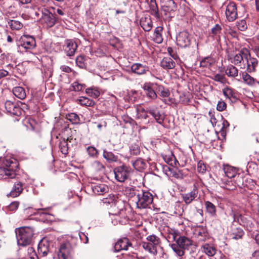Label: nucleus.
Segmentation results:
<instances>
[{
  "mask_svg": "<svg viewBox=\"0 0 259 259\" xmlns=\"http://www.w3.org/2000/svg\"><path fill=\"white\" fill-rule=\"evenodd\" d=\"M171 236L173 240L176 241V243L171 245V248L178 256L182 257L185 254V250H188L192 245V241L185 236H180L177 238V235L175 232L171 233L169 238H170Z\"/></svg>",
  "mask_w": 259,
  "mask_h": 259,
  "instance_id": "f257e3e1",
  "label": "nucleus"
},
{
  "mask_svg": "<svg viewBox=\"0 0 259 259\" xmlns=\"http://www.w3.org/2000/svg\"><path fill=\"white\" fill-rule=\"evenodd\" d=\"M15 233L18 245L25 246L31 243L34 235V230L30 227H22L16 228Z\"/></svg>",
  "mask_w": 259,
  "mask_h": 259,
  "instance_id": "f03ea898",
  "label": "nucleus"
},
{
  "mask_svg": "<svg viewBox=\"0 0 259 259\" xmlns=\"http://www.w3.org/2000/svg\"><path fill=\"white\" fill-rule=\"evenodd\" d=\"M249 56V51L246 48H242L238 53L229 55L228 60L235 65L239 66L241 69H245L246 64L245 60Z\"/></svg>",
  "mask_w": 259,
  "mask_h": 259,
  "instance_id": "7ed1b4c3",
  "label": "nucleus"
},
{
  "mask_svg": "<svg viewBox=\"0 0 259 259\" xmlns=\"http://www.w3.org/2000/svg\"><path fill=\"white\" fill-rule=\"evenodd\" d=\"M41 13L40 22L44 26L51 28L54 26L57 21V15L45 8H38Z\"/></svg>",
  "mask_w": 259,
  "mask_h": 259,
  "instance_id": "20e7f679",
  "label": "nucleus"
},
{
  "mask_svg": "<svg viewBox=\"0 0 259 259\" xmlns=\"http://www.w3.org/2000/svg\"><path fill=\"white\" fill-rule=\"evenodd\" d=\"M152 201V195L148 191H143L142 190L140 191L139 194H138V196L135 199V202L138 208H146Z\"/></svg>",
  "mask_w": 259,
  "mask_h": 259,
  "instance_id": "39448f33",
  "label": "nucleus"
},
{
  "mask_svg": "<svg viewBox=\"0 0 259 259\" xmlns=\"http://www.w3.org/2000/svg\"><path fill=\"white\" fill-rule=\"evenodd\" d=\"M16 164L12 161H7L5 165L0 167V177L4 179H14L16 174L14 168Z\"/></svg>",
  "mask_w": 259,
  "mask_h": 259,
  "instance_id": "423d86ee",
  "label": "nucleus"
},
{
  "mask_svg": "<svg viewBox=\"0 0 259 259\" xmlns=\"http://www.w3.org/2000/svg\"><path fill=\"white\" fill-rule=\"evenodd\" d=\"M148 242H142V247L148 250L150 253L155 255L157 254V246L159 244L158 238L155 235H150L147 238Z\"/></svg>",
  "mask_w": 259,
  "mask_h": 259,
  "instance_id": "0eeeda50",
  "label": "nucleus"
},
{
  "mask_svg": "<svg viewBox=\"0 0 259 259\" xmlns=\"http://www.w3.org/2000/svg\"><path fill=\"white\" fill-rule=\"evenodd\" d=\"M113 209H114V213L113 214L119 216L121 220H119L120 223H125L128 220L129 212H127L122 202H116L114 206H113Z\"/></svg>",
  "mask_w": 259,
  "mask_h": 259,
  "instance_id": "6e6552de",
  "label": "nucleus"
},
{
  "mask_svg": "<svg viewBox=\"0 0 259 259\" xmlns=\"http://www.w3.org/2000/svg\"><path fill=\"white\" fill-rule=\"evenodd\" d=\"M131 168L123 165L114 168V172L115 179L120 182H124L129 177L131 172Z\"/></svg>",
  "mask_w": 259,
  "mask_h": 259,
  "instance_id": "1a4fd4ad",
  "label": "nucleus"
},
{
  "mask_svg": "<svg viewBox=\"0 0 259 259\" xmlns=\"http://www.w3.org/2000/svg\"><path fill=\"white\" fill-rule=\"evenodd\" d=\"M73 250L71 244L68 242L60 245L58 253L59 259H72Z\"/></svg>",
  "mask_w": 259,
  "mask_h": 259,
  "instance_id": "9d476101",
  "label": "nucleus"
},
{
  "mask_svg": "<svg viewBox=\"0 0 259 259\" xmlns=\"http://www.w3.org/2000/svg\"><path fill=\"white\" fill-rule=\"evenodd\" d=\"M225 15L227 20L229 22H233L237 18V8L234 2H229L227 5Z\"/></svg>",
  "mask_w": 259,
  "mask_h": 259,
  "instance_id": "9b49d317",
  "label": "nucleus"
},
{
  "mask_svg": "<svg viewBox=\"0 0 259 259\" xmlns=\"http://www.w3.org/2000/svg\"><path fill=\"white\" fill-rule=\"evenodd\" d=\"M177 44L182 48L189 46L191 44V39L189 33L186 31L180 32L177 36Z\"/></svg>",
  "mask_w": 259,
  "mask_h": 259,
  "instance_id": "f8f14e48",
  "label": "nucleus"
},
{
  "mask_svg": "<svg viewBox=\"0 0 259 259\" xmlns=\"http://www.w3.org/2000/svg\"><path fill=\"white\" fill-rule=\"evenodd\" d=\"M7 112L10 114L19 116L21 114V109L15 103L7 101L5 104Z\"/></svg>",
  "mask_w": 259,
  "mask_h": 259,
  "instance_id": "ddd939ff",
  "label": "nucleus"
},
{
  "mask_svg": "<svg viewBox=\"0 0 259 259\" xmlns=\"http://www.w3.org/2000/svg\"><path fill=\"white\" fill-rule=\"evenodd\" d=\"M132 245L128 238L124 237L117 240L114 245V250L119 252L121 250H126L128 247Z\"/></svg>",
  "mask_w": 259,
  "mask_h": 259,
  "instance_id": "4468645a",
  "label": "nucleus"
},
{
  "mask_svg": "<svg viewBox=\"0 0 259 259\" xmlns=\"http://www.w3.org/2000/svg\"><path fill=\"white\" fill-rule=\"evenodd\" d=\"M245 62H246L245 68L248 73H251L256 71V69L258 66V61L256 58L251 57L250 53L249 56L247 57Z\"/></svg>",
  "mask_w": 259,
  "mask_h": 259,
  "instance_id": "2eb2a0df",
  "label": "nucleus"
},
{
  "mask_svg": "<svg viewBox=\"0 0 259 259\" xmlns=\"http://www.w3.org/2000/svg\"><path fill=\"white\" fill-rule=\"evenodd\" d=\"M162 3V9L165 12V15L167 13L170 14L177 10V4L173 0H163Z\"/></svg>",
  "mask_w": 259,
  "mask_h": 259,
  "instance_id": "dca6fc26",
  "label": "nucleus"
},
{
  "mask_svg": "<svg viewBox=\"0 0 259 259\" xmlns=\"http://www.w3.org/2000/svg\"><path fill=\"white\" fill-rule=\"evenodd\" d=\"M198 193V189L196 187H194L191 192L182 194L181 196L185 203L187 204H189L197 197Z\"/></svg>",
  "mask_w": 259,
  "mask_h": 259,
  "instance_id": "f3484780",
  "label": "nucleus"
},
{
  "mask_svg": "<svg viewBox=\"0 0 259 259\" xmlns=\"http://www.w3.org/2000/svg\"><path fill=\"white\" fill-rule=\"evenodd\" d=\"M21 46L26 49H31L33 48L35 45V41L34 38L28 35H23L21 37Z\"/></svg>",
  "mask_w": 259,
  "mask_h": 259,
  "instance_id": "a211bd4d",
  "label": "nucleus"
},
{
  "mask_svg": "<svg viewBox=\"0 0 259 259\" xmlns=\"http://www.w3.org/2000/svg\"><path fill=\"white\" fill-rule=\"evenodd\" d=\"M148 112L159 123H161L164 119V115L159 111L156 106H150L148 108Z\"/></svg>",
  "mask_w": 259,
  "mask_h": 259,
  "instance_id": "6ab92c4d",
  "label": "nucleus"
},
{
  "mask_svg": "<svg viewBox=\"0 0 259 259\" xmlns=\"http://www.w3.org/2000/svg\"><path fill=\"white\" fill-rule=\"evenodd\" d=\"M132 72L138 75H143L146 73L149 70L148 67L141 63H134L131 66Z\"/></svg>",
  "mask_w": 259,
  "mask_h": 259,
  "instance_id": "aec40b11",
  "label": "nucleus"
},
{
  "mask_svg": "<svg viewBox=\"0 0 259 259\" xmlns=\"http://www.w3.org/2000/svg\"><path fill=\"white\" fill-rule=\"evenodd\" d=\"M65 50L67 55L72 56L74 55L77 48V44L73 40L68 39L66 41Z\"/></svg>",
  "mask_w": 259,
  "mask_h": 259,
  "instance_id": "412c9836",
  "label": "nucleus"
},
{
  "mask_svg": "<svg viewBox=\"0 0 259 259\" xmlns=\"http://www.w3.org/2000/svg\"><path fill=\"white\" fill-rule=\"evenodd\" d=\"M140 23L141 26L146 31H150L153 27L152 20L148 15L142 17L140 20Z\"/></svg>",
  "mask_w": 259,
  "mask_h": 259,
  "instance_id": "4be33fe9",
  "label": "nucleus"
},
{
  "mask_svg": "<svg viewBox=\"0 0 259 259\" xmlns=\"http://www.w3.org/2000/svg\"><path fill=\"white\" fill-rule=\"evenodd\" d=\"M160 64L161 66L165 70L173 69L176 66L175 62L169 57H164L161 60Z\"/></svg>",
  "mask_w": 259,
  "mask_h": 259,
  "instance_id": "5701e85b",
  "label": "nucleus"
},
{
  "mask_svg": "<svg viewBox=\"0 0 259 259\" xmlns=\"http://www.w3.org/2000/svg\"><path fill=\"white\" fill-rule=\"evenodd\" d=\"M23 190V184L22 182L17 181L14 183L12 190L10 192L9 195L16 197L20 195Z\"/></svg>",
  "mask_w": 259,
  "mask_h": 259,
  "instance_id": "b1692460",
  "label": "nucleus"
},
{
  "mask_svg": "<svg viewBox=\"0 0 259 259\" xmlns=\"http://www.w3.org/2000/svg\"><path fill=\"white\" fill-rule=\"evenodd\" d=\"M93 192L97 195H103L108 191V187L104 184L94 185L92 186Z\"/></svg>",
  "mask_w": 259,
  "mask_h": 259,
  "instance_id": "393cba45",
  "label": "nucleus"
},
{
  "mask_svg": "<svg viewBox=\"0 0 259 259\" xmlns=\"http://www.w3.org/2000/svg\"><path fill=\"white\" fill-rule=\"evenodd\" d=\"M143 89L148 97L151 99H155L156 98L157 94L152 88L151 83H145L143 85Z\"/></svg>",
  "mask_w": 259,
  "mask_h": 259,
  "instance_id": "a878e982",
  "label": "nucleus"
},
{
  "mask_svg": "<svg viewBox=\"0 0 259 259\" xmlns=\"http://www.w3.org/2000/svg\"><path fill=\"white\" fill-rule=\"evenodd\" d=\"M218 183L221 185V187L228 190H233L236 187L232 181L228 180L226 178L220 180Z\"/></svg>",
  "mask_w": 259,
  "mask_h": 259,
  "instance_id": "bb28decb",
  "label": "nucleus"
},
{
  "mask_svg": "<svg viewBox=\"0 0 259 259\" xmlns=\"http://www.w3.org/2000/svg\"><path fill=\"white\" fill-rule=\"evenodd\" d=\"M73 139L71 136L70 137H63V141H61L59 145V147L61 152L63 154H67L68 153V146L67 142L68 141L71 142Z\"/></svg>",
  "mask_w": 259,
  "mask_h": 259,
  "instance_id": "cd10ccee",
  "label": "nucleus"
},
{
  "mask_svg": "<svg viewBox=\"0 0 259 259\" xmlns=\"http://www.w3.org/2000/svg\"><path fill=\"white\" fill-rule=\"evenodd\" d=\"M223 170L225 174L226 177L230 179L236 177L237 172L235 167L229 165H224Z\"/></svg>",
  "mask_w": 259,
  "mask_h": 259,
  "instance_id": "c85d7f7f",
  "label": "nucleus"
},
{
  "mask_svg": "<svg viewBox=\"0 0 259 259\" xmlns=\"http://www.w3.org/2000/svg\"><path fill=\"white\" fill-rule=\"evenodd\" d=\"M242 77L243 82L248 86L253 87L255 85L256 80L250 76L247 72H242Z\"/></svg>",
  "mask_w": 259,
  "mask_h": 259,
  "instance_id": "c756f323",
  "label": "nucleus"
},
{
  "mask_svg": "<svg viewBox=\"0 0 259 259\" xmlns=\"http://www.w3.org/2000/svg\"><path fill=\"white\" fill-rule=\"evenodd\" d=\"M202 250L209 256H213L217 254L216 248L211 245L205 243L202 246Z\"/></svg>",
  "mask_w": 259,
  "mask_h": 259,
  "instance_id": "7c9ffc66",
  "label": "nucleus"
},
{
  "mask_svg": "<svg viewBox=\"0 0 259 259\" xmlns=\"http://www.w3.org/2000/svg\"><path fill=\"white\" fill-rule=\"evenodd\" d=\"M24 124L28 130H35L39 127V123L34 119L31 118H26Z\"/></svg>",
  "mask_w": 259,
  "mask_h": 259,
  "instance_id": "2f4dec72",
  "label": "nucleus"
},
{
  "mask_svg": "<svg viewBox=\"0 0 259 259\" xmlns=\"http://www.w3.org/2000/svg\"><path fill=\"white\" fill-rule=\"evenodd\" d=\"M225 73L228 76L234 78L238 75V69L234 65H230L225 69Z\"/></svg>",
  "mask_w": 259,
  "mask_h": 259,
  "instance_id": "473e14b6",
  "label": "nucleus"
},
{
  "mask_svg": "<svg viewBox=\"0 0 259 259\" xmlns=\"http://www.w3.org/2000/svg\"><path fill=\"white\" fill-rule=\"evenodd\" d=\"M141 190H139L137 189L136 187H128L126 189L125 192L126 195L131 198L133 199V201L135 202V199H136V197L138 196V194H139L140 191Z\"/></svg>",
  "mask_w": 259,
  "mask_h": 259,
  "instance_id": "72a5a7b5",
  "label": "nucleus"
},
{
  "mask_svg": "<svg viewBox=\"0 0 259 259\" xmlns=\"http://www.w3.org/2000/svg\"><path fill=\"white\" fill-rule=\"evenodd\" d=\"M13 93L16 97L21 100L24 99L26 96L25 90L21 87H15Z\"/></svg>",
  "mask_w": 259,
  "mask_h": 259,
  "instance_id": "f704fd0d",
  "label": "nucleus"
},
{
  "mask_svg": "<svg viewBox=\"0 0 259 259\" xmlns=\"http://www.w3.org/2000/svg\"><path fill=\"white\" fill-rule=\"evenodd\" d=\"M244 235L243 230L239 228H232V232L230 233V236L233 239L237 240L241 239Z\"/></svg>",
  "mask_w": 259,
  "mask_h": 259,
  "instance_id": "c9c22d12",
  "label": "nucleus"
},
{
  "mask_svg": "<svg viewBox=\"0 0 259 259\" xmlns=\"http://www.w3.org/2000/svg\"><path fill=\"white\" fill-rule=\"evenodd\" d=\"M223 94L227 98L231 100H236L237 99V94L236 92L231 88L227 87L223 89Z\"/></svg>",
  "mask_w": 259,
  "mask_h": 259,
  "instance_id": "e433bc0d",
  "label": "nucleus"
},
{
  "mask_svg": "<svg viewBox=\"0 0 259 259\" xmlns=\"http://www.w3.org/2000/svg\"><path fill=\"white\" fill-rule=\"evenodd\" d=\"M163 28L161 26L157 27L154 31L153 34V39L157 44H160L163 41V38L161 35V32Z\"/></svg>",
  "mask_w": 259,
  "mask_h": 259,
  "instance_id": "4c0bfd02",
  "label": "nucleus"
},
{
  "mask_svg": "<svg viewBox=\"0 0 259 259\" xmlns=\"http://www.w3.org/2000/svg\"><path fill=\"white\" fill-rule=\"evenodd\" d=\"M206 210L211 216L214 217L216 215L217 209L215 206L211 202L206 201L205 202Z\"/></svg>",
  "mask_w": 259,
  "mask_h": 259,
  "instance_id": "58836bf2",
  "label": "nucleus"
},
{
  "mask_svg": "<svg viewBox=\"0 0 259 259\" xmlns=\"http://www.w3.org/2000/svg\"><path fill=\"white\" fill-rule=\"evenodd\" d=\"M77 101L81 105L87 107H93L95 104L93 100L84 97H80Z\"/></svg>",
  "mask_w": 259,
  "mask_h": 259,
  "instance_id": "ea45409f",
  "label": "nucleus"
},
{
  "mask_svg": "<svg viewBox=\"0 0 259 259\" xmlns=\"http://www.w3.org/2000/svg\"><path fill=\"white\" fill-rule=\"evenodd\" d=\"M196 233L197 237L199 240L203 241H205L207 237L208 233L206 229L204 227H199L196 230Z\"/></svg>",
  "mask_w": 259,
  "mask_h": 259,
  "instance_id": "a19ab883",
  "label": "nucleus"
},
{
  "mask_svg": "<svg viewBox=\"0 0 259 259\" xmlns=\"http://www.w3.org/2000/svg\"><path fill=\"white\" fill-rule=\"evenodd\" d=\"M222 28L221 26L219 24H216L211 29L212 37L213 39L217 40L220 39V34L221 33Z\"/></svg>",
  "mask_w": 259,
  "mask_h": 259,
  "instance_id": "79ce46f5",
  "label": "nucleus"
},
{
  "mask_svg": "<svg viewBox=\"0 0 259 259\" xmlns=\"http://www.w3.org/2000/svg\"><path fill=\"white\" fill-rule=\"evenodd\" d=\"M66 119L72 124H78L80 122L78 116L75 113H70L66 115Z\"/></svg>",
  "mask_w": 259,
  "mask_h": 259,
  "instance_id": "37998d69",
  "label": "nucleus"
},
{
  "mask_svg": "<svg viewBox=\"0 0 259 259\" xmlns=\"http://www.w3.org/2000/svg\"><path fill=\"white\" fill-rule=\"evenodd\" d=\"M133 166L138 170L144 169L146 167L145 162L141 158L137 159L132 163Z\"/></svg>",
  "mask_w": 259,
  "mask_h": 259,
  "instance_id": "c03bdc74",
  "label": "nucleus"
},
{
  "mask_svg": "<svg viewBox=\"0 0 259 259\" xmlns=\"http://www.w3.org/2000/svg\"><path fill=\"white\" fill-rule=\"evenodd\" d=\"M85 93L89 96L94 98H98L100 95L99 91L94 87L87 88L85 90Z\"/></svg>",
  "mask_w": 259,
  "mask_h": 259,
  "instance_id": "a18cd8bd",
  "label": "nucleus"
},
{
  "mask_svg": "<svg viewBox=\"0 0 259 259\" xmlns=\"http://www.w3.org/2000/svg\"><path fill=\"white\" fill-rule=\"evenodd\" d=\"M8 24L12 30H18L23 27L22 23L15 20H10Z\"/></svg>",
  "mask_w": 259,
  "mask_h": 259,
  "instance_id": "49530a36",
  "label": "nucleus"
},
{
  "mask_svg": "<svg viewBox=\"0 0 259 259\" xmlns=\"http://www.w3.org/2000/svg\"><path fill=\"white\" fill-rule=\"evenodd\" d=\"M136 112L137 116L139 118H146L147 117L148 109L145 110V109L141 105H138L136 107Z\"/></svg>",
  "mask_w": 259,
  "mask_h": 259,
  "instance_id": "de8ad7c7",
  "label": "nucleus"
},
{
  "mask_svg": "<svg viewBox=\"0 0 259 259\" xmlns=\"http://www.w3.org/2000/svg\"><path fill=\"white\" fill-rule=\"evenodd\" d=\"M103 157L109 162H114L117 160V157L110 152L104 151Z\"/></svg>",
  "mask_w": 259,
  "mask_h": 259,
  "instance_id": "09e8293b",
  "label": "nucleus"
},
{
  "mask_svg": "<svg viewBox=\"0 0 259 259\" xmlns=\"http://www.w3.org/2000/svg\"><path fill=\"white\" fill-rule=\"evenodd\" d=\"M212 79L215 81L219 82L222 84H225L227 81V79L226 78L225 75L220 74H216L212 77Z\"/></svg>",
  "mask_w": 259,
  "mask_h": 259,
  "instance_id": "8fccbe9b",
  "label": "nucleus"
},
{
  "mask_svg": "<svg viewBox=\"0 0 259 259\" xmlns=\"http://www.w3.org/2000/svg\"><path fill=\"white\" fill-rule=\"evenodd\" d=\"M213 63V60L211 57H206L200 62V66L202 67H209Z\"/></svg>",
  "mask_w": 259,
  "mask_h": 259,
  "instance_id": "3c124183",
  "label": "nucleus"
},
{
  "mask_svg": "<svg viewBox=\"0 0 259 259\" xmlns=\"http://www.w3.org/2000/svg\"><path fill=\"white\" fill-rule=\"evenodd\" d=\"M85 61V58L83 56H78L76 59V65L81 68H85L86 66Z\"/></svg>",
  "mask_w": 259,
  "mask_h": 259,
  "instance_id": "603ef678",
  "label": "nucleus"
},
{
  "mask_svg": "<svg viewBox=\"0 0 259 259\" xmlns=\"http://www.w3.org/2000/svg\"><path fill=\"white\" fill-rule=\"evenodd\" d=\"M171 174L173 177L177 179H182L184 178V174L183 171L178 169H172L170 170Z\"/></svg>",
  "mask_w": 259,
  "mask_h": 259,
  "instance_id": "864d4df0",
  "label": "nucleus"
},
{
  "mask_svg": "<svg viewBox=\"0 0 259 259\" xmlns=\"http://www.w3.org/2000/svg\"><path fill=\"white\" fill-rule=\"evenodd\" d=\"M27 259H38V256L32 247H29L27 249Z\"/></svg>",
  "mask_w": 259,
  "mask_h": 259,
  "instance_id": "5fc2aeb1",
  "label": "nucleus"
},
{
  "mask_svg": "<svg viewBox=\"0 0 259 259\" xmlns=\"http://www.w3.org/2000/svg\"><path fill=\"white\" fill-rule=\"evenodd\" d=\"M151 14L155 16L156 18H159V14L157 6L155 3L151 4Z\"/></svg>",
  "mask_w": 259,
  "mask_h": 259,
  "instance_id": "6e6d98bb",
  "label": "nucleus"
},
{
  "mask_svg": "<svg viewBox=\"0 0 259 259\" xmlns=\"http://www.w3.org/2000/svg\"><path fill=\"white\" fill-rule=\"evenodd\" d=\"M237 26L239 30L244 31L247 28V25L246 21L242 19L237 22Z\"/></svg>",
  "mask_w": 259,
  "mask_h": 259,
  "instance_id": "4d7b16f0",
  "label": "nucleus"
},
{
  "mask_svg": "<svg viewBox=\"0 0 259 259\" xmlns=\"http://www.w3.org/2000/svg\"><path fill=\"white\" fill-rule=\"evenodd\" d=\"M38 251L42 253L44 256L47 255L48 253V248L46 246L43 242H40L38 244Z\"/></svg>",
  "mask_w": 259,
  "mask_h": 259,
  "instance_id": "13d9d810",
  "label": "nucleus"
},
{
  "mask_svg": "<svg viewBox=\"0 0 259 259\" xmlns=\"http://www.w3.org/2000/svg\"><path fill=\"white\" fill-rule=\"evenodd\" d=\"M157 89L158 91L160 93L161 96L163 97H167L169 95L168 90L166 89H165L162 85H158Z\"/></svg>",
  "mask_w": 259,
  "mask_h": 259,
  "instance_id": "bf43d9fd",
  "label": "nucleus"
},
{
  "mask_svg": "<svg viewBox=\"0 0 259 259\" xmlns=\"http://www.w3.org/2000/svg\"><path fill=\"white\" fill-rule=\"evenodd\" d=\"M59 124L61 125L62 130H67L69 128V130H71V127H70L67 121H65L64 119H61L59 120L57 124V126H59Z\"/></svg>",
  "mask_w": 259,
  "mask_h": 259,
  "instance_id": "052dcab7",
  "label": "nucleus"
},
{
  "mask_svg": "<svg viewBox=\"0 0 259 259\" xmlns=\"http://www.w3.org/2000/svg\"><path fill=\"white\" fill-rule=\"evenodd\" d=\"M85 86V84L79 83L78 82H74L72 84L74 91H80Z\"/></svg>",
  "mask_w": 259,
  "mask_h": 259,
  "instance_id": "680f3d73",
  "label": "nucleus"
},
{
  "mask_svg": "<svg viewBox=\"0 0 259 259\" xmlns=\"http://www.w3.org/2000/svg\"><path fill=\"white\" fill-rule=\"evenodd\" d=\"M215 134L218 136V139L220 140L223 141L226 138V131H215Z\"/></svg>",
  "mask_w": 259,
  "mask_h": 259,
  "instance_id": "e2e57ef3",
  "label": "nucleus"
},
{
  "mask_svg": "<svg viewBox=\"0 0 259 259\" xmlns=\"http://www.w3.org/2000/svg\"><path fill=\"white\" fill-rule=\"evenodd\" d=\"M197 170L200 173H204L206 171V166L202 161H199L197 164Z\"/></svg>",
  "mask_w": 259,
  "mask_h": 259,
  "instance_id": "0e129e2a",
  "label": "nucleus"
},
{
  "mask_svg": "<svg viewBox=\"0 0 259 259\" xmlns=\"http://www.w3.org/2000/svg\"><path fill=\"white\" fill-rule=\"evenodd\" d=\"M227 105L224 101H220L218 102L217 106V109L219 111H223L226 109Z\"/></svg>",
  "mask_w": 259,
  "mask_h": 259,
  "instance_id": "69168bd1",
  "label": "nucleus"
},
{
  "mask_svg": "<svg viewBox=\"0 0 259 259\" xmlns=\"http://www.w3.org/2000/svg\"><path fill=\"white\" fill-rule=\"evenodd\" d=\"M93 166L97 170H102L104 168V165L99 161H95Z\"/></svg>",
  "mask_w": 259,
  "mask_h": 259,
  "instance_id": "338daca9",
  "label": "nucleus"
},
{
  "mask_svg": "<svg viewBox=\"0 0 259 259\" xmlns=\"http://www.w3.org/2000/svg\"><path fill=\"white\" fill-rule=\"evenodd\" d=\"M19 205V203L18 201H14L12 202L8 206V209L10 211H15L16 210Z\"/></svg>",
  "mask_w": 259,
  "mask_h": 259,
  "instance_id": "774afa93",
  "label": "nucleus"
}]
</instances>
